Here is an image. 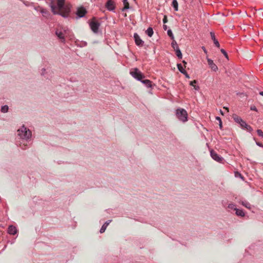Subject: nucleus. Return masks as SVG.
Here are the masks:
<instances>
[{
	"label": "nucleus",
	"mask_w": 263,
	"mask_h": 263,
	"mask_svg": "<svg viewBox=\"0 0 263 263\" xmlns=\"http://www.w3.org/2000/svg\"><path fill=\"white\" fill-rule=\"evenodd\" d=\"M164 30H166L167 29V26L166 25H163Z\"/></svg>",
	"instance_id": "4c0bfd02"
},
{
	"label": "nucleus",
	"mask_w": 263,
	"mask_h": 263,
	"mask_svg": "<svg viewBox=\"0 0 263 263\" xmlns=\"http://www.w3.org/2000/svg\"><path fill=\"white\" fill-rule=\"evenodd\" d=\"M134 37L136 44L138 46H142L144 42L140 39V36L136 33H134Z\"/></svg>",
	"instance_id": "6e6552de"
},
{
	"label": "nucleus",
	"mask_w": 263,
	"mask_h": 263,
	"mask_svg": "<svg viewBox=\"0 0 263 263\" xmlns=\"http://www.w3.org/2000/svg\"><path fill=\"white\" fill-rule=\"evenodd\" d=\"M130 74L136 79L141 81V82L145 84L147 87H151L152 86V82L149 80H142V79L145 78L141 71L138 68H134L133 70L130 71Z\"/></svg>",
	"instance_id": "f03ea898"
},
{
	"label": "nucleus",
	"mask_w": 263,
	"mask_h": 263,
	"mask_svg": "<svg viewBox=\"0 0 263 263\" xmlns=\"http://www.w3.org/2000/svg\"><path fill=\"white\" fill-rule=\"evenodd\" d=\"M221 52L223 54V55L227 58H228V54L227 53L226 51L223 49H221L220 50Z\"/></svg>",
	"instance_id": "c756f323"
},
{
	"label": "nucleus",
	"mask_w": 263,
	"mask_h": 263,
	"mask_svg": "<svg viewBox=\"0 0 263 263\" xmlns=\"http://www.w3.org/2000/svg\"><path fill=\"white\" fill-rule=\"evenodd\" d=\"M251 109L252 110H255V111L257 110L256 107L254 106H251Z\"/></svg>",
	"instance_id": "f704fd0d"
},
{
	"label": "nucleus",
	"mask_w": 263,
	"mask_h": 263,
	"mask_svg": "<svg viewBox=\"0 0 263 263\" xmlns=\"http://www.w3.org/2000/svg\"><path fill=\"white\" fill-rule=\"evenodd\" d=\"M183 74L185 76V77H186V78H190V77H189V74L187 73V72H186V71H185V73H183Z\"/></svg>",
	"instance_id": "c9c22d12"
},
{
	"label": "nucleus",
	"mask_w": 263,
	"mask_h": 263,
	"mask_svg": "<svg viewBox=\"0 0 263 263\" xmlns=\"http://www.w3.org/2000/svg\"><path fill=\"white\" fill-rule=\"evenodd\" d=\"M172 6L174 7V8L175 9V11H177L178 10V2H177V0H173V2H172Z\"/></svg>",
	"instance_id": "a211bd4d"
},
{
	"label": "nucleus",
	"mask_w": 263,
	"mask_h": 263,
	"mask_svg": "<svg viewBox=\"0 0 263 263\" xmlns=\"http://www.w3.org/2000/svg\"><path fill=\"white\" fill-rule=\"evenodd\" d=\"M196 83H197V81L196 80H194L190 82V85L194 86L195 89L198 90L199 89V87L196 86V85H194Z\"/></svg>",
	"instance_id": "4be33fe9"
},
{
	"label": "nucleus",
	"mask_w": 263,
	"mask_h": 263,
	"mask_svg": "<svg viewBox=\"0 0 263 263\" xmlns=\"http://www.w3.org/2000/svg\"><path fill=\"white\" fill-rule=\"evenodd\" d=\"M242 205H243L244 206H245L246 208H248V209H251V204L248 202H242Z\"/></svg>",
	"instance_id": "5701e85b"
},
{
	"label": "nucleus",
	"mask_w": 263,
	"mask_h": 263,
	"mask_svg": "<svg viewBox=\"0 0 263 263\" xmlns=\"http://www.w3.org/2000/svg\"><path fill=\"white\" fill-rule=\"evenodd\" d=\"M257 133L259 136L263 137V132L261 129H257Z\"/></svg>",
	"instance_id": "cd10ccee"
},
{
	"label": "nucleus",
	"mask_w": 263,
	"mask_h": 263,
	"mask_svg": "<svg viewBox=\"0 0 263 263\" xmlns=\"http://www.w3.org/2000/svg\"><path fill=\"white\" fill-rule=\"evenodd\" d=\"M216 119L217 120L219 121V122L221 121L220 117H217Z\"/></svg>",
	"instance_id": "e433bc0d"
},
{
	"label": "nucleus",
	"mask_w": 263,
	"mask_h": 263,
	"mask_svg": "<svg viewBox=\"0 0 263 263\" xmlns=\"http://www.w3.org/2000/svg\"><path fill=\"white\" fill-rule=\"evenodd\" d=\"M259 94H260V95H261L262 96H263V91H260V92H259Z\"/></svg>",
	"instance_id": "79ce46f5"
},
{
	"label": "nucleus",
	"mask_w": 263,
	"mask_h": 263,
	"mask_svg": "<svg viewBox=\"0 0 263 263\" xmlns=\"http://www.w3.org/2000/svg\"><path fill=\"white\" fill-rule=\"evenodd\" d=\"M219 127L221 129L222 128V122H219Z\"/></svg>",
	"instance_id": "58836bf2"
},
{
	"label": "nucleus",
	"mask_w": 263,
	"mask_h": 263,
	"mask_svg": "<svg viewBox=\"0 0 263 263\" xmlns=\"http://www.w3.org/2000/svg\"><path fill=\"white\" fill-rule=\"evenodd\" d=\"M210 34H211V38L213 40L215 46H217V47H219V46H220L219 43L218 41L215 39L214 33L213 32H211Z\"/></svg>",
	"instance_id": "4468645a"
},
{
	"label": "nucleus",
	"mask_w": 263,
	"mask_h": 263,
	"mask_svg": "<svg viewBox=\"0 0 263 263\" xmlns=\"http://www.w3.org/2000/svg\"><path fill=\"white\" fill-rule=\"evenodd\" d=\"M223 108H224V109H226V110H227V112H228V111H229V109H228V108L226 107H223Z\"/></svg>",
	"instance_id": "a19ab883"
},
{
	"label": "nucleus",
	"mask_w": 263,
	"mask_h": 263,
	"mask_svg": "<svg viewBox=\"0 0 263 263\" xmlns=\"http://www.w3.org/2000/svg\"><path fill=\"white\" fill-rule=\"evenodd\" d=\"M123 2L124 4V7L122 8V11H124L125 10L129 8V5L127 0H123Z\"/></svg>",
	"instance_id": "dca6fc26"
},
{
	"label": "nucleus",
	"mask_w": 263,
	"mask_h": 263,
	"mask_svg": "<svg viewBox=\"0 0 263 263\" xmlns=\"http://www.w3.org/2000/svg\"><path fill=\"white\" fill-rule=\"evenodd\" d=\"M167 35H168L170 37H171V39H172V40L174 39V35H173V33H172V31H171V30H170H170H168L167 31Z\"/></svg>",
	"instance_id": "a878e982"
},
{
	"label": "nucleus",
	"mask_w": 263,
	"mask_h": 263,
	"mask_svg": "<svg viewBox=\"0 0 263 263\" xmlns=\"http://www.w3.org/2000/svg\"><path fill=\"white\" fill-rule=\"evenodd\" d=\"M234 119L236 122H237L239 123H240L242 121V120L238 116H236V117H234Z\"/></svg>",
	"instance_id": "bb28decb"
},
{
	"label": "nucleus",
	"mask_w": 263,
	"mask_h": 263,
	"mask_svg": "<svg viewBox=\"0 0 263 263\" xmlns=\"http://www.w3.org/2000/svg\"><path fill=\"white\" fill-rule=\"evenodd\" d=\"M256 144L257 145H258L259 146H260V147H263V145L262 143H260V142H256Z\"/></svg>",
	"instance_id": "72a5a7b5"
},
{
	"label": "nucleus",
	"mask_w": 263,
	"mask_h": 263,
	"mask_svg": "<svg viewBox=\"0 0 263 263\" xmlns=\"http://www.w3.org/2000/svg\"><path fill=\"white\" fill-rule=\"evenodd\" d=\"M202 49L203 50L204 52L205 53H206V49H205V47H202Z\"/></svg>",
	"instance_id": "ea45409f"
},
{
	"label": "nucleus",
	"mask_w": 263,
	"mask_h": 263,
	"mask_svg": "<svg viewBox=\"0 0 263 263\" xmlns=\"http://www.w3.org/2000/svg\"><path fill=\"white\" fill-rule=\"evenodd\" d=\"M17 135L23 140H27L31 137V132L23 125L17 130Z\"/></svg>",
	"instance_id": "7ed1b4c3"
},
{
	"label": "nucleus",
	"mask_w": 263,
	"mask_h": 263,
	"mask_svg": "<svg viewBox=\"0 0 263 263\" xmlns=\"http://www.w3.org/2000/svg\"><path fill=\"white\" fill-rule=\"evenodd\" d=\"M1 110L3 112H7L8 110V106L5 105L2 107Z\"/></svg>",
	"instance_id": "b1692460"
},
{
	"label": "nucleus",
	"mask_w": 263,
	"mask_h": 263,
	"mask_svg": "<svg viewBox=\"0 0 263 263\" xmlns=\"http://www.w3.org/2000/svg\"><path fill=\"white\" fill-rule=\"evenodd\" d=\"M177 67L179 69V70L182 73H185V70L183 69L182 66L181 64H177Z\"/></svg>",
	"instance_id": "aec40b11"
},
{
	"label": "nucleus",
	"mask_w": 263,
	"mask_h": 263,
	"mask_svg": "<svg viewBox=\"0 0 263 263\" xmlns=\"http://www.w3.org/2000/svg\"><path fill=\"white\" fill-rule=\"evenodd\" d=\"M173 42H172V43L171 45H172V47L173 48V49L175 50H176L177 48H179V47H178V46L177 43V42H176V41H175L174 39H173Z\"/></svg>",
	"instance_id": "6ab92c4d"
},
{
	"label": "nucleus",
	"mask_w": 263,
	"mask_h": 263,
	"mask_svg": "<svg viewBox=\"0 0 263 263\" xmlns=\"http://www.w3.org/2000/svg\"><path fill=\"white\" fill-rule=\"evenodd\" d=\"M50 7L54 14H59L64 17H68L70 11V6L65 5V0H57V5L52 3Z\"/></svg>",
	"instance_id": "f257e3e1"
},
{
	"label": "nucleus",
	"mask_w": 263,
	"mask_h": 263,
	"mask_svg": "<svg viewBox=\"0 0 263 263\" xmlns=\"http://www.w3.org/2000/svg\"><path fill=\"white\" fill-rule=\"evenodd\" d=\"M211 156L212 157V158L217 161V162H221L223 158L221 157H220L215 151H211Z\"/></svg>",
	"instance_id": "1a4fd4ad"
},
{
	"label": "nucleus",
	"mask_w": 263,
	"mask_h": 263,
	"mask_svg": "<svg viewBox=\"0 0 263 263\" xmlns=\"http://www.w3.org/2000/svg\"><path fill=\"white\" fill-rule=\"evenodd\" d=\"M8 232L10 234L14 235L17 233V229L16 227L10 226L8 228Z\"/></svg>",
	"instance_id": "9b49d317"
},
{
	"label": "nucleus",
	"mask_w": 263,
	"mask_h": 263,
	"mask_svg": "<svg viewBox=\"0 0 263 263\" xmlns=\"http://www.w3.org/2000/svg\"><path fill=\"white\" fill-rule=\"evenodd\" d=\"M207 61L208 65L212 70L216 71L218 70L217 66L213 62V60L210 59H207Z\"/></svg>",
	"instance_id": "9d476101"
},
{
	"label": "nucleus",
	"mask_w": 263,
	"mask_h": 263,
	"mask_svg": "<svg viewBox=\"0 0 263 263\" xmlns=\"http://www.w3.org/2000/svg\"><path fill=\"white\" fill-rule=\"evenodd\" d=\"M239 124H240V125H241V127H244V128H245V127H246V126H247V125H248V124L246 123V122H245V121H243V120H242V121H241Z\"/></svg>",
	"instance_id": "c85d7f7f"
},
{
	"label": "nucleus",
	"mask_w": 263,
	"mask_h": 263,
	"mask_svg": "<svg viewBox=\"0 0 263 263\" xmlns=\"http://www.w3.org/2000/svg\"><path fill=\"white\" fill-rule=\"evenodd\" d=\"M176 115L177 118L183 122L187 120V113L184 109H177L176 110Z\"/></svg>",
	"instance_id": "20e7f679"
},
{
	"label": "nucleus",
	"mask_w": 263,
	"mask_h": 263,
	"mask_svg": "<svg viewBox=\"0 0 263 263\" xmlns=\"http://www.w3.org/2000/svg\"><path fill=\"white\" fill-rule=\"evenodd\" d=\"M41 12L42 13V14H43V15L44 16H46L48 14V11L45 10V9H42L41 10Z\"/></svg>",
	"instance_id": "393cba45"
},
{
	"label": "nucleus",
	"mask_w": 263,
	"mask_h": 263,
	"mask_svg": "<svg viewBox=\"0 0 263 263\" xmlns=\"http://www.w3.org/2000/svg\"><path fill=\"white\" fill-rule=\"evenodd\" d=\"M20 146H21L22 148H25V147H23V146H22V145H21V144L20 145Z\"/></svg>",
	"instance_id": "a18cd8bd"
},
{
	"label": "nucleus",
	"mask_w": 263,
	"mask_h": 263,
	"mask_svg": "<svg viewBox=\"0 0 263 263\" xmlns=\"http://www.w3.org/2000/svg\"><path fill=\"white\" fill-rule=\"evenodd\" d=\"M175 51H176V55L179 59H181L182 58V53H181V52L179 48H177L176 50H175Z\"/></svg>",
	"instance_id": "412c9836"
},
{
	"label": "nucleus",
	"mask_w": 263,
	"mask_h": 263,
	"mask_svg": "<svg viewBox=\"0 0 263 263\" xmlns=\"http://www.w3.org/2000/svg\"><path fill=\"white\" fill-rule=\"evenodd\" d=\"M245 128L249 132H251L253 130L252 128L249 125H247Z\"/></svg>",
	"instance_id": "7c9ffc66"
},
{
	"label": "nucleus",
	"mask_w": 263,
	"mask_h": 263,
	"mask_svg": "<svg viewBox=\"0 0 263 263\" xmlns=\"http://www.w3.org/2000/svg\"><path fill=\"white\" fill-rule=\"evenodd\" d=\"M167 22V16L165 15L163 18V23H166Z\"/></svg>",
	"instance_id": "473e14b6"
},
{
	"label": "nucleus",
	"mask_w": 263,
	"mask_h": 263,
	"mask_svg": "<svg viewBox=\"0 0 263 263\" xmlns=\"http://www.w3.org/2000/svg\"><path fill=\"white\" fill-rule=\"evenodd\" d=\"M55 34L62 42L65 41L64 35L62 31L57 30L55 32Z\"/></svg>",
	"instance_id": "f8f14e48"
},
{
	"label": "nucleus",
	"mask_w": 263,
	"mask_h": 263,
	"mask_svg": "<svg viewBox=\"0 0 263 263\" xmlns=\"http://www.w3.org/2000/svg\"><path fill=\"white\" fill-rule=\"evenodd\" d=\"M106 8L109 11H112L115 8V3L112 0H108L105 5Z\"/></svg>",
	"instance_id": "0eeeda50"
},
{
	"label": "nucleus",
	"mask_w": 263,
	"mask_h": 263,
	"mask_svg": "<svg viewBox=\"0 0 263 263\" xmlns=\"http://www.w3.org/2000/svg\"><path fill=\"white\" fill-rule=\"evenodd\" d=\"M182 62L184 63V65L186 64V62L185 61H183Z\"/></svg>",
	"instance_id": "37998d69"
},
{
	"label": "nucleus",
	"mask_w": 263,
	"mask_h": 263,
	"mask_svg": "<svg viewBox=\"0 0 263 263\" xmlns=\"http://www.w3.org/2000/svg\"><path fill=\"white\" fill-rule=\"evenodd\" d=\"M228 208H229V209H234V210H235V209H236V208H235V205H234V204H230L228 205Z\"/></svg>",
	"instance_id": "2f4dec72"
},
{
	"label": "nucleus",
	"mask_w": 263,
	"mask_h": 263,
	"mask_svg": "<svg viewBox=\"0 0 263 263\" xmlns=\"http://www.w3.org/2000/svg\"><path fill=\"white\" fill-rule=\"evenodd\" d=\"M86 10L83 7H79L77 9L76 14L79 17H83L86 13Z\"/></svg>",
	"instance_id": "423d86ee"
},
{
	"label": "nucleus",
	"mask_w": 263,
	"mask_h": 263,
	"mask_svg": "<svg viewBox=\"0 0 263 263\" xmlns=\"http://www.w3.org/2000/svg\"><path fill=\"white\" fill-rule=\"evenodd\" d=\"M89 25L91 29L94 33L98 32L99 27L100 26V24L98 22L96 21L95 17L92 19V21L90 22Z\"/></svg>",
	"instance_id": "39448f33"
},
{
	"label": "nucleus",
	"mask_w": 263,
	"mask_h": 263,
	"mask_svg": "<svg viewBox=\"0 0 263 263\" xmlns=\"http://www.w3.org/2000/svg\"><path fill=\"white\" fill-rule=\"evenodd\" d=\"M111 220H109L105 222V223L102 226V227L100 229V231L101 233H103L105 231L107 226L111 222Z\"/></svg>",
	"instance_id": "ddd939ff"
},
{
	"label": "nucleus",
	"mask_w": 263,
	"mask_h": 263,
	"mask_svg": "<svg viewBox=\"0 0 263 263\" xmlns=\"http://www.w3.org/2000/svg\"><path fill=\"white\" fill-rule=\"evenodd\" d=\"M235 210L236 211V214L238 216H240L241 217H243L245 216V213L243 212V211L241 210H239L237 209H235Z\"/></svg>",
	"instance_id": "2eb2a0df"
},
{
	"label": "nucleus",
	"mask_w": 263,
	"mask_h": 263,
	"mask_svg": "<svg viewBox=\"0 0 263 263\" xmlns=\"http://www.w3.org/2000/svg\"><path fill=\"white\" fill-rule=\"evenodd\" d=\"M146 33L149 36L151 37L154 33L152 28L149 27L146 31Z\"/></svg>",
	"instance_id": "f3484780"
},
{
	"label": "nucleus",
	"mask_w": 263,
	"mask_h": 263,
	"mask_svg": "<svg viewBox=\"0 0 263 263\" xmlns=\"http://www.w3.org/2000/svg\"><path fill=\"white\" fill-rule=\"evenodd\" d=\"M221 114L222 115H223V112H222V111H221Z\"/></svg>",
	"instance_id": "49530a36"
},
{
	"label": "nucleus",
	"mask_w": 263,
	"mask_h": 263,
	"mask_svg": "<svg viewBox=\"0 0 263 263\" xmlns=\"http://www.w3.org/2000/svg\"><path fill=\"white\" fill-rule=\"evenodd\" d=\"M26 145H27V144H25V143L23 144V146H24V147H25Z\"/></svg>",
	"instance_id": "c03bdc74"
}]
</instances>
